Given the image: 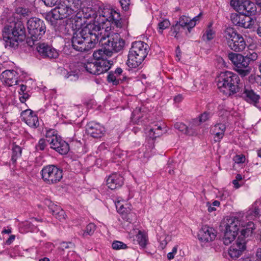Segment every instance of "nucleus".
Instances as JSON below:
<instances>
[{
	"mask_svg": "<svg viewBox=\"0 0 261 261\" xmlns=\"http://www.w3.org/2000/svg\"><path fill=\"white\" fill-rule=\"evenodd\" d=\"M101 27L99 24L89 23L84 27L79 33L74 34L71 43L73 48L79 51H86L94 48L99 43L102 48L95 51L93 54L96 61L101 60L109 61L107 57H110L106 47L105 39L102 37V32L100 33Z\"/></svg>",
	"mask_w": 261,
	"mask_h": 261,
	"instance_id": "1",
	"label": "nucleus"
},
{
	"mask_svg": "<svg viewBox=\"0 0 261 261\" xmlns=\"http://www.w3.org/2000/svg\"><path fill=\"white\" fill-rule=\"evenodd\" d=\"M3 37L6 47L16 48L18 42L23 41L26 37L24 25L22 21H12L6 24L3 30Z\"/></svg>",
	"mask_w": 261,
	"mask_h": 261,
	"instance_id": "2",
	"label": "nucleus"
},
{
	"mask_svg": "<svg viewBox=\"0 0 261 261\" xmlns=\"http://www.w3.org/2000/svg\"><path fill=\"white\" fill-rule=\"evenodd\" d=\"M220 91L227 96L233 95L240 90L239 76L230 71L221 72L216 79Z\"/></svg>",
	"mask_w": 261,
	"mask_h": 261,
	"instance_id": "3",
	"label": "nucleus"
},
{
	"mask_svg": "<svg viewBox=\"0 0 261 261\" xmlns=\"http://www.w3.org/2000/svg\"><path fill=\"white\" fill-rule=\"evenodd\" d=\"M149 47L143 41H138L132 43L127 55L126 64L130 68L139 67L146 58Z\"/></svg>",
	"mask_w": 261,
	"mask_h": 261,
	"instance_id": "4",
	"label": "nucleus"
},
{
	"mask_svg": "<svg viewBox=\"0 0 261 261\" xmlns=\"http://www.w3.org/2000/svg\"><path fill=\"white\" fill-rule=\"evenodd\" d=\"M29 36L26 39L28 46L32 47L41 40L46 32V25L43 20L37 17H31L27 21Z\"/></svg>",
	"mask_w": 261,
	"mask_h": 261,
	"instance_id": "5",
	"label": "nucleus"
},
{
	"mask_svg": "<svg viewBox=\"0 0 261 261\" xmlns=\"http://www.w3.org/2000/svg\"><path fill=\"white\" fill-rule=\"evenodd\" d=\"M224 37L231 50L235 52H241L246 48L247 44L244 37L233 28H227L224 32Z\"/></svg>",
	"mask_w": 261,
	"mask_h": 261,
	"instance_id": "6",
	"label": "nucleus"
},
{
	"mask_svg": "<svg viewBox=\"0 0 261 261\" xmlns=\"http://www.w3.org/2000/svg\"><path fill=\"white\" fill-rule=\"evenodd\" d=\"M45 137L46 138L50 148L61 154H66L69 151V145L54 129L47 130Z\"/></svg>",
	"mask_w": 261,
	"mask_h": 261,
	"instance_id": "7",
	"label": "nucleus"
},
{
	"mask_svg": "<svg viewBox=\"0 0 261 261\" xmlns=\"http://www.w3.org/2000/svg\"><path fill=\"white\" fill-rule=\"evenodd\" d=\"M108 27H107L105 32V34L102 35V37L105 39L104 42L106 43V45L108 50V54L109 56H112L113 52L118 53L122 50L125 44L124 40L121 38L120 35L118 33L113 32L111 34L110 32H108Z\"/></svg>",
	"mask_w": 261,
	"mask_h": 261,
	"instance_id": "8",
	"label": "nucleus"
},
{
	"mask_svg": "<svg viewBox=\"0 0 261 261\" xmlns=\"http://www.w3.org/2000/svg\"><path fill=\"white\" fill-rule=\"evenodd\" d=\"M41 178L47 185H55L59 182L63 178V170L54 165L45 166L41 172Z\"/></svg>",
	"mask_w": 261,
	"mask_h": 261,
	"instance_id": "9",
	"label": "nucleus"
},
{
	"mask_svg": "<svg viewBox=\"0 0 261 261\" xmlns=\"http://www.w3.org/2000/svg\"><path fill=\"white\" fill-rule=\"evenodd\" d=\"M100 17H103L102 23L108 21L110 23L111 28L120 29L122 27V18L120 13L115 9L108 6L99 7L98 10Z\"/></svg>",
	"mask_w": 261,
	"mask_h": 261,
	"instance_id": "10",
	"label": "nucleus"
},
{
	"mask_svg": "<svg viewBox=\"0 0 261 261\" xmlns=\"http://www.w3.org/2000/svg\"><path fill=\"white\" fill-rule=\"evenodd\" d=\"M228 58L232 63L234 69L242 76H245L250 73L251 68L245 56L240 54L230 52L228 54Z\"/></svg>",
	"mask_w": 261,
	"mask_h": 261,
	"instance_id": "11",
	"label": "nucleus"
},
{
	"mask_svg": "<svg viewBox=\"0 0 261 261\" xmlns=\"http://www.w3.org/2000/svg\"><path fill=\"white\" fill-rule=\"evenodd\" d=\"M112 65V61L101 60L99 61L87 62L84 64V67L89 73L99 75L108 71Z\"/></svg>",
	"mask_w": 261,
	"mask_h": 261,
	"instance_id": "12",
	"label": "nucleus"
},
{
	"mask_svg": "<svg viewBox=\"0 0 261 261\" xmlns=\"http://www.w3.org/2000/svg\"><path fill=\"white\" fill-rule=\"evenodd\" d=\"M230 4L238 13L250 15L257 12L255 4L250 0H231Z\"/></svg>",
	"mask_w": 261,
	"mask_h": 261,
	"instance_id": "13",
	"label": "nucleus"
},
{
	"mask_svg": "<svg viewBox=\"0 0 261 261\" xmlns=\"http://www.w3.org/2000/svg\"><path fill=\"white\" fill-rule=\"evenodd\" d=\"M35 45L38 54L43 59L55 60L59 56V51L46 43L37 42Z\"/></svg>",
	"mask_w": 261,
	"mask_h": 261,
	"instance_id": "14",
	"label": "nucleus"
},
{
	"mask_svg": "<svg viewBox=\"0 0 261 261\" xmlns=\"http://www.w3.org/2000/svg\"><path fill=\"white\" fill-rule=\"evenodd\" d=\"M115 206L117 212L123 220L129 223L136 220V215L132 211L130 205L127 203L123 204L120 201H117L115 202Z\"/></svg>",
	"mask_w": 261,
	"mask_h": 261,
	"instance_id": "15",
	"label": "nucleus"
},
{
	"mask_svg": "<svg viewBox=\"0 0 261 261\" xmlns=\"http://www.w3.org/2000/svg\"><path fill=\"white\" fill-rule=\"evenodd\" d=\"M242 97L248 103L256 106L258 103L260 96L249 85L245 86L242 93Z\"/></svg>",
	"mask_w": 261,
	"mask_h": 261,
	"instance_id": "16",
	"label": "nucleus"
},
{
	"mask_svg": "<svg viewBox=\"0 0 261 261\" xmlns=\"http://www.w3.org/2000/svg\"><path fill=\"white\" fill-rule=\"evenodd\" d=\"M21 117L22 121L32 128H36L39 126L37 115L30 109L23 111L21 113Z\"/></svg>",
	"mask_w": 261,
	"mask_h": 261,
	"instance_id": "17",
	"label": "nucleus"
},
{
	"mask_svg": "<svg viewBox=\"0 0 261 261\" xmlns=\"http://www.w3.org/2000/svg\"><path fill=\"white\" fill-rule=\"evenodd\" d=\"M127 79V76L123 73V70L120 67H117L115 71H111L107 76L108 82L115 86L122 83Z\"/></svg>",
	"mask_w": 261,
	"mask_h": 261,
	"instance_id": "18",
	"label": "nucleus"
},
{
	"mask_svg": "<svg viewBox=\"0 0 261 261\" xmlns=\"http://www.w3.org/2000/svg\"><path fill=\"white\" fill-rule=\"evenodd\" d=\"M106 184L110 189L116 190L123 185L124 177L119 173H113L107 178Z\"/></svg>",
	"mask_w": 261,
	"mask_h": 261,
	"instance_id": "19",
	"label": "nucleus"
},
{
	"mask_svg": "<svg viewBox=\"0 0 261 261\" xmlns=\"http://www.w3.org/2000/svg\"><path fill=\"white\" fill-rule=\"evenodd\" d=\"M87 134L94 138H101L106 133L105 127L99 123L90 122L86 128Z\"/></svg>",
	"mask_w": 261,
	"mask_h": 261,
	"instance_id": "20",
	"label": "nucleus"
},
{
	"mask_svg": "<svg viewBox=\"0 0 261 261\" xmlns=\"http://www.w3.org/2000/svg\"><path fill=\"white\" fill-rule=\"evenodd\" d=\"M216 233L217 232L213 228L204 225L199 231L198 239L202 242H212L216 238Z\"/></svg>",
	"mask_w": 261,
	"mask_h": 261,
	"instance_id": "21",
	"label": "nucleus"
},
{
	"mask_svg": "<svg viewBox=\"0 0 261 261\" xmlns=\"http://www.w3.org/2000/svg\"><path fill=\"white\" fill-rule=\"evenodd\" d=\"M201 15L200 13L192 19L186 15H182L179 18L178 20L176 21V22L180 25L181 28H187L189 33H190L191 30L196 25V22L199 20Z\"/></svg>",
	"mask_w": 261,
	"mask_h": 261,
	"instance_id": "22",
	"label": "nucleus"
},
{
	"mask_svg": "<svg viewBox=\"0 0 261 261\" xmlns=\"http://www.w3.org/2000/svg\"><path fill=\"white\" fill-rule=\"evenodd\" d=\"M18 73L14 70H6L1 75L2 82L8 86L17 85Z\"/></svg>",
	"mask_w": 261,
	"mask_h": 261,
	"instance_id": "23",
	"label": "nucleus"
},
{
	"mask_svg": "<svg viewBox=\"0 0 261 261\" xmlns=\"http://www.w3.org/2000/svg\"><path fill=\"white\" fill-rule=\"evenodd\" d=\"M243 241H236V244L230 246L228 250V254L231 259H236L245 249V245Z\"/></svg>",
	"mask_w": 261,
	"mask_h": 261,
	"instance_id": "24",
	"label": "nucleus"
},
{
	"mask_svg": "<svg viewBox=\"0 0 261 261\" xmlns=\"http://www.w3.org/2000/svg\"><path fill=\"white\" fill-rule=\"evenodd\" d=\"M45 203L48 207L50 213H51L56 219H58L60 221L65 219V213L60 206L55 204L49 200H46Z\"/></svg>",
	"mask_w": 261,
	"mask_h": 261,
	"instance_id": "25",
	"label": "nucleus"
},
{
	"mask_svg": "<svg viewBox=\"0 0 261 261\" xmlns=\"http://www.w3.org/2000/svg\"><path fill=\"white\" fill-rule=\"evenodd\" d=\"M226 125L223 123H218L211 127L210 133L214 135V141L220 142L224 136Z\"/></svg>",
	"mask_w": 261,
	"mask_h": 261,
	"instance_id": "26",
	"label": "nucleus"
},
{
	"mask_svg": "<svg viewBox=\"0 0 261 261\" xmlns=\"http://www.w3.org/2000/svg\"><path fill=\"white\" fill-rule=\"evenodd\" d=\"M56 8L61 20L67 18L71 19L73 16H76V14L72 11L71 8L69 9L67 7L65 8V6L62 3L59 4Z\"/></svg>",
	"mask_w": 261,
	"mask_h": 261,
	"instance_id": "27",
	"label": "nucleus"
},
{
	"mask_svg": "<svg viewBox=\"0 0 261 261\" xmlns=\"http://www.w3.org/2000/svg\"><path fill=\"white\" fill-rule=\"evenodd\" d=\"M255 14H244L242 28L252 29L256 22Z\"/></svg>",
	"mask_w": 261,
	"mask_h": 261,
	"instance_id": "28",
	"label": "nucleus"
},
{
	"mask_svg": "<svg viewBox=\"0 0 261 261\" xmlns=\"http://www.w3.org/2000/svg\"><path fill=\"white\" fill-rule=\"evenodd\" d=\"M45 18L51 25L56 24L58 20H61L56 8L46 13Z\"/></svg>",
	"mask_w": 261,
	"mask_h": 261,
	"instance_id": "29",
	"label": "nucleus"
},
{
	"mask_svg": "<svg viewBox=\"0 0 261 261\" xmlns=\"http://www.w3.org/2000/svg\"><path fill=\"white\" fill-rule=\"evenodd\" d=\"M39 221L37 218H32L30 221H25L23 223V226L27 231L36 232L38 230L36 222Z\"/></svg>",
	"mask_w": 261,
	"mask_h": 261,
	"instance_id": "30",
	"label": "nucleus"
},
{
	"mask_svg": "<svg viewBox=\"0 0 261 261\" xmlns=\"http://www.w3.org/2000/svg\"><path fill=\"white\" fill-rule=\"evenodd\" d=\"M22 149L20 146L13 143L12 147L11 161L13 164H15L17 160L21 156Z\"/></svg>",
	"mask_w": 261,
	"mask_h": 261,
	"instance_id": "31",
	"label": "nucleus"
},
{
	"mask_svg": "<svg viewBox=\"0 0 261 261\" xmlns=\"http://www.w3.org/2000/svg\"><path fill=\"white\" fill-rule=\"evenodd\" d=\"M61 3L65 6V8H70L75 14L80 6V0H63Z\"/></svg>",
	"mask_w": 261,
	"mask_h": 261,
	"instance_id": "32",
	"label": "nucleus"
},
{
	"mask_svg": "<svg viewBox=\"0 0 261 261\" xmlns=\"http://www.w3.org/2000/svg\"><path fill=\"white\" fill-rule=\"evenodd\" d=\"M227 222L225 226V230L231 231L233 233H238L239 230V222L235 218H231L227 220Z\"/></svg>",
	"mask_w": 261,
	"mask_h": 261,
	"instance_id": "33",
	"label": "nucleus"
},
{
	"mask_svg": "<svg viewBox=\"0 0 261 261\" xmlns=\"http://www.w3.org/2000/svg\"><path fill=\"white\" fill-rule=\"evenodd\" d=\"M244 14L241 13L231 14L230 20L233 25L242 28Z\"/></svg>",
	"mask_w": 261,
	"mask_h": 261,
	"instance_id": "34",
	"label": "nucleus"
},
{
	"mask_svg": "<svg viewBox=\"0 0 261 261\" xmlns=\"http://www.w3.org/2000/svg\"><path fill=\"white\" fill-rule=\"evenodd\" d=\"M238 233H233L232 231L225 230L223 238V243L225 245H229L236 238Z\"/></svg>",
	"mask_w": 261,
	"mask_h": 261,
	"instance_id": "35",
	"label": "nucleus"
},
{
	"mask_svg": "<svg viewBox=\"0 0 261 261\" xmlns=\"http://www.w3.org/2000/svg\"><path fill=\"white\" fill-rule=\"evenodd\" d=\"M138 243L142 248H145L148 241L147 236L143 232L139 230L136 235Z\"/></svg>",
	"mask_w": 261,
	"mask_h": 261,
	"instance_id": "36",
	"label": "nucleus"
},
{
	"mask_svg": "<svg viewBox=\"0 0 261 261\" xmlns=\"http://www.w3.org/2000/svg\"><path fill=\"white\" fill-rule=\"evenodd\" d=\"M253 233V229L251 228H246L243 229L241 231V234L238 237L237 241H243L244 244L245 245L246 240L245 239L249 236H251Z\"/></svg>",
	"mask_w": 261,
	"mask_h": 261,
	"instance_id": "37",
	"label": "nucleus"
},
{
	"mask_svg": "<svg viewBox=\"0 0 261 261\" xmlns=\"http://www.w3.org/2000/svg\"><path fill=\"white\" fill-rule=\"evenodd\" d=\"M258 69L260 75L252 74L249 76L248 80L252 84H257L261 86V63L258 65Z\"/></svg>",
	"mask_w": 261,
	"mask_h": 261,
	"instance_id": "38",
	"label": "nucleus"
},
{
	"mask_svg": "<svg viewBox=\"0 0 261 261\" xmlns=\"http://www.w3.org/2000/svg\"><path fill=\"white\" fill-rule=\"evenodd\" d=\"M170 25V22L167 19H164L160 21L158 25V32L159 34H162L163 31L168 28Z\"/></svg>",
	"mask_w": 261,
	"mask_h": 261,
	"instance_id": "39",
	"label": "nucleus"
},
{
	"mask_svg": "<svg viewBox=\"0 0 261 261\" xmlns=\"http://www.w3.org/2000/svg\"><path fill=\"white\" fill-rule=\"evenodd\" d=\"M96 229V225L93 223H90L88 224L86 227V229L83 233L84 237L86 236H91L93 234Z\"/></svg>",
	"mask_w": 261,
	"mask_h": 261,
	"instance_id": "40",
	"label": "nucleus"
},
{
	"mask_svg": "<svg viewBox=\"0 0 261 261\" xmlns=\"http://www.w3.org/2000/svg\"><path fill=\"white\" fill-rule=\"evenodd\" d=\"M16 13L20 15V16L25 17H28L31 14V11L28 8L23 7H18L16 9Z\"/></svg>",
	"mask_w": 261,
	"mask_h": 261,
	"instance_id": "41",
	"label": "nucleus"
},
{
	"mask_svg": "<svg viewBox=\"0 0 261 261\" xmlns=\"http://www.w3.org/2000/svg\"><path fill=\"white\" fill-rule=\"evenodd\" d=\"M181 28L180 25L176 22L175 24H173L171 27L170 32L171 33V36H174L176 38H178V34L180 32V30Z\"/></svg>",
	"mask_w": 261,
	"mask_h": 261,
	"instance_id": "42",
	"label": "nucleus"
},
{
	"mask_svg": "<svg viewBox=\"0 0 261 261\" xmlns=\"http://www.w3.org/2000/svg\"><path fill=\"white\" fill-rule=\"evenodd\" d=\"M259 199L256 200V201L254 203L253 206V210L250 212V214L255 216L258 217L260 215V212L261 210V205H259L258 203H257Z\"/></svg>",
	"mask_w": 261,
	"mask_h": 261,
	"instance_id": "43",
	"label": "nucleus"
},
{
	"mask_svg": "<svg viewBox=\"0 0 261 261\" xmlns=\"http://www.w3.org/2000/svg\"><path fill=\"white\" fill-rule=\"evenodd\" d=\"M82 24L83 21L81 17H79L78 18H76V19H74V23H72V28L73 30H76V31L73 33V36L74 35V33H79L81 31H80L78 32V31L81 28Z\"/></svg>",
	"mask_w": 261,
	"mask_h": 261,
	"instance_id": "44",
	"label": "nucleus"
},
{
	"mask_svg": "<svg viewBox=\"0 0 261 261\" xmlns=\"http://www.w3.org/2000/svg\"><path fill=\"white\" fill-rule=\"evenodd\" d=\"M112 247L115 250L125 249L127 248L126 244L119 241H114L112 244Z\"/></svg>",
	"mask_w": 261,
	"mask_h": 261,
	"instance_id": "45",
	"label": "nucleus"
},
{
	"mask_svg": "<svg viewBox=\"0 0 261 261\" xmlns=\"http://www.w3.org/2000/svg\"><path fill=\"white\" fill-rule=\"evenodd\" d=\"M211 24L208 25V29L206 30L205 33L203 35V38L206 37V40L208 41L211 40L214 38L215 32L211 28Z\"/></svg>",
	"mask_w": 261,
	"mask_h": 261,
	"instance_id": "46",
	"label": "nucleus"
},
{
	"mask_svg": "<svg viewBox=\"0 0 261 261\" xmlns=\"http://www.w3.org/2000/svg\"><path fill=\"white\" fill-rule=\"evenodd\" d=\"M209 118V113L207 112H204L199 116V120L197 121V120H194V122L197 124L198 125H200L201 123L205 122Z\"/></svg>",
	"mask_w": 261,
	"mask_h": 261,
	"instance_id": "47",
	"label": "nucleus"
},
{
	"mask_svg": "<svg viewBox=\"0 0 261 261\" xmlns=\"http://www.w3.org/2000/svg\"><path fill=\"white\" fill-rule=\"evenodd\" d=\"M47 143L48 142L46 137L45 138H41L36 145V147L38 150L43 151L47 146Z\"/></svg>",
	"mask_w": 261,
	"mask_h": 261,
	"instance_id": "48",
	"label": "nucleus"
},
{
	"mask_svg": "<svg viewBox=\"0 0 261 261\" xmlns=\"http://www.w3.org/2000/svg\"><path fill=\"white\" fill-rule=\"evenodd\" d=\"M245 57L247 58V61H248V64L249 65L251 62H253L257 60L258 55L257 53L253 51L252 53H249Z\"/></svg>",
	"mask_w": 261,
	"mask_h": 261,
	"instance_id": "49",
	"label": "nucleus"
},
{
	"mask_svg": "<svg viewBox=\"0 0 261 261\" xmlns=\"http://www.w3.org/2000/svg\"><path fill=\"white\" fill-rule=\"evenodd\" d=\"M44 4L47 7H54L60 4L62 0H42Z\"/></svg>",
	"mask_w": 261,
	"mask_h": 261,
	"instance_id": "50",
	"label": "nucleus"
},
{
	"mask_svg": "<svg viewBox=\"0 0 261 261\" xmlns=\"http://www.w3.org/2000/svg\"><path fill=\"white\" fill-rule=\"evenodd\" d=\"M175 129H178L179 131L187 133L188 127L183 123L177 122L174 124Z\"/></svg>",
	"mask_w": 261,
	"mask_h": 261,
	"instance_id": "51",
	"label": "nucleus"
},
{
	"mask_svg": "<svg viewBox=\"0 0 261 261\" xmlns=\"http://www.w3.org/2000/svg\"><path fill=\"white\" fill-rule=\"evenodd\" d=\"M84 14V17L86 18H93L95 15L94 12L92 11L91 8H85L83 10Z\"/></svg>",
	"mask_w": 261,
	"mask_h": 261,
	"instance_id": "52",
	"label": "nucleus"
},
{
	"mask_svg": "<svg viewBox=\"0 0 261 261\" xmlns=\"http://www.w3.org/2000/svg\"><path fill=\"white\" fill-rule=\"evenodd\" d=\"M246 160L245 156L244 154H237L233 158V161L237 164H242L245 163Z\"/></svg>",
	"mask_w": 261,
	"mask_h": 261,
	"instance_id": "53",
	"label": "nucleus"
},
{
	"mask_svg": "<svg viewBox=\"0 0 261 261\" xmlns=\"http://www.w3.org/2000/svg\"><path fill=\"white\" fill-rule=\"evenodd\" d=\"M161 132H156L154 128H150L148 132V136L149 138L154 140L156 137L160 136Z\"/></svg>",
	"mask_w": 261,
	"mask_h": 261,
	"instance_id": "54",
	"label": "nucleus"
},
{
	"mask_svg": "<svg viewBox=\"0 0 261 261\" xmlns=\"http://www.w3.org/2000/svg\"><path fill=\"white\" fill-rule=\"evenodd\" d=\"M74 247V244L71 242H63L60 245L59 248L64 250V249L72 248Z\"/></svg>",
	"mask_w": 261,
	"mask_h": 261,
	"instance_id": "55",
	"label": "nucleus"
},
{
	"mask_svg": "<svg viewBox=\"0 0 261 261\" xmlns=\"http://www.w3.org/2000/svg\"><path fill=\"white\" fill-rule=\"evenodd\" d=\"M120 3L122 8L124 10L127 11L128 10L130 5V0H120Z\"/></svg>",
	"mask_w": 261,
	"mask_h": 261,
	"instance_id": "56",
	"label": "nucleus"
},
{
	"mask_svg": "<svg viewBox=\"0 0 261 261\" xmlns=\"http://www.w3.org/2000/svg\"><path fill=\"white\" fill-rule=\"evenodd\" d=\"M177 248L178 246H175L173 248L172 251L168 253L167 257L169 260L172 259L174 258L175 254L177 252Z\"/></svg>",
	"mask_w": 261,
	"mask_h": 261,
	"instance_id": "57",
	"label": "nucleus"
},
{
	"mask_svg": "<svg viewBox=\"0 0 261 261\" xmlns=\"http://www.w3.org/2000/svg\"><path fill=\"white\" fill-rule=\"evenodd\" d=\"M19 93L21 95L19 97V99L22 103L25 102L27 99H28L30 97L29 94L27 92L21 93L19 92Z\"/></svg>",
	"mask_w": 261,
	"mask_h": 261,
	"instance_id": "58",
	"label": "nucleus"
},
{
	"mask_svg": "<svg viewBox=\"0 0 261 261\" xmlns=\"http://www.w3.org/2000/svg\"><path fill=\"white\" fill-rule=\"evenodd\" d=\"M66 77L70 79L71 81L76 80L78 79L77 74L74 73L73 72H68Z\"/></svg>",
	"mask_w": 261,
	"mask_h": 261,
	"instance_id": "59",
	"label": "nucleus"
},
{
	"mask_svg": "<svg viewBox=\"0 0 261 261\" xmlns=\"http://www.w3.org/2000/svg\"><path fill=\"white\" fill-rule=\"evenodd\" d=\"M15 239V236L11 234L9 238L6 241L5 243L7 245H10Z\"/></svg>",
	"mask_w": 261,
	"mask_h": 261,
	"instance_id": "60",
	"label": "nucleus"
},
{
	"mask_svg": "<svg viewBox=\"0 0 261 261\" xmlns=\"http://www.w3.org/2000/svg\"><path fill=\"white\" fill-rule=\"evenodd\" d=\"M183 98L182 95L179 94L174 97V100L175 102L179 103L182 100Z\"/></svg>",
	"mask_w": 261,
	"mask_h": 261,
	"instance_id": "61",
	"label": "nucleus"
},
{
	"mask_svg": "<svg viewBox=\"0 0 261 261\" xmlns=\"http://www.w3.org/2000/svg\"><path fill=\"white\" fill-rule=\"evenodd\" d=\"M206 205L208 207L207 211L208 212L211 213L213 211H215L216 210V208L215 207V206L211 205L210 202H207Z\"/></svg>",
	"mask_w": 261,
	"mask_h": 261,
	"instance_id": "62",
	"label": "nucleus"
},
{
	"mask_svg": "<svg viewBox=\"0 0 261 261\" xmlns=\"http://www.w3.org/2000/svg\"><path fill=\"white\" fill-rule=\"evenodd\" d=\"M256 257L257 260L261 261V248H259L257 250L256 252Z\"/></svg>",
	"mask_w": 261,
	"mask_h": 261,
	"instance_id": "63",
	"label": "nucleus"
},
{
	"mask_svg": "<svg viewBox=\"0 0 261 261\" xmlns=\"http://www.w3.org/2000/svg\"><path fill=\"white\" fill-rule=\"evenodd\" d=\"M12 232V229L11 227H8L7 228H5L2 230L3 233L10 234Z\"/></svg>",
	"mask_w": 261,
	"mask_h": 261,
	"instance_id": "64",
	"label": "nucleus"
}]
</instances>
